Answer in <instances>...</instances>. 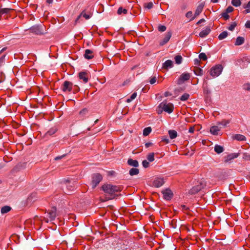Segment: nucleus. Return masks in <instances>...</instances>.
I'll use <instances>...</instances> for the list:
<instances>
[{"mask_svg":"<svg viewBox=\"0 0 250 250\" xmlns=\"http://www.w3.org/2000/svg\"><path fill=\"white\" fill-rule=\"evenodd\" d=\"M102 188L105 194L111 196L121 191V187L110 184H104L102 187Z\"/></svg>","mask_w":250,"mask_h":250,"instance_id":"f257e3e1","label":"nucleus"},{"mask_svg":"<svg viewBox=\"0 0 250 250\" xmlns=\"http://www.w3.org/2000/svg\"><path fill=\"white\" fill-rule=\"evenodd\" d=\"M174 106L171 103H167L163 102L161 103L159 105L158 113H161L163 111L171 113L173 111Z\"/></svg>","mask_w":250,"mask_h":250,"instance_id":"f03ea898","label":"nucleus"},{"mask_svg":"<svg viewBox=\"0 0 250 250\" xmlns=\"http://www.w3.org/2000/svg\"><path fill=\"white\" fill-rule=\"evenodd\" d=\"M223 69V66L221 64H218L211 68L209 73L212 77H217L221 74Z\"/></svg>","mask_w":250,"mask_h":250,"instance_id":"7ed1b4c3","label":"nucleus"},{"mask_svg":"<svg viewBox=\"0 0 250 250\" xmlns=\"http://www.w3.org/2000/svg\"><path fill=\"white\" fill-rule=\"evenodd\" d=\"M56 216V208L53 207L46 213V217H44L45 222L54 220Z\"/></svg>","mask_w":250,"mask_h":250,"instance_id":"20e7f679","label":"nucleus"},{"mask_svg":"<svg viewBox=\"0 0 250 250\" xmlns=\"http://www.w3.org/2000/svg\"><path fill=\"white\" fill-rule=\"evenodd\" d=\"M31 32L36 35L43 34L44 33L43 26L42 25H35L29 29Z\"/></svg>","mask_w":250,"mask_h":250,"instance_id":"39448f33","label":"nucleus"},{"mask_svg":"<svg viewBox=\"0 0 250 250\" xmlns=\"http://www.w3.org/2000/svg\"><path fill=\"white\" fill-rule=\"evenodd\" d=\"M103 179L102 176L98 173L95 174L92 176L91 185L92 188H94L100 183Z\"/></svg>","mask_w":250,"mask_h":250,"instance_id":"423d86ee","label":"nucleus"},{"mask_svg":"<svg viewBox=\"0 0 250 250\" xmlns=\"http://www.w3.org/2000/svg\"><path fill=\"white\" fill-rule=\"evenodd\" d=\"M100 76L95 75L94 74L91 73L88 71L84 70L79 73V78H89L91 77H99Z\"/></svg>","mask_w":250,"mask_h":250,"instance_id":"0eeeda50","label":"nucleus"},{"mask_svg":"<svg viewBox=\"0 0 250 250\" xmlns=\"http://www.w3.org/2000/svg\"><path fill=\"white\" fill-rule=\"evenodd\" d=\"M68 192L72 191L76 188V181H66L65 183Z\"/></svg>","mask_w":250,"mask_h":250,"instance_id":"6e6552de","label":"nucleus"},{"mask_svg":"<svg viewBox=\"0 0 250 250\" xmlns=\"http://www.w3.org/2000/svg\"><path fill=\"white\" fill-rule=\"evenodd\" d=\"M205 186V185L204 183H200L199 185L193 187L190 190L189 192L192 194H195L200 191L202 188H203Z\"/></svg>","mask_w":250,"mask_h":250,"instance_id":"1a4fd4ad","label":"nucleus"},{"mask_svg":"<svg viewBox=\"0 0 250 250\" xmlns=\"http://www.w3.org/2000/svg\"><path fill=\"white\" fill-rule=\"evenodd\" d=\"M164 198L166 200H170L173 196V193L169 189H166L162 191Z\"/></svg>","mask_w":250,"mask_h":250,"instance_id":"9d476101","label":"nucleus"},{"mask_svg":"<svg viewBox=\"0 0 250 250\" xmlns=\"http://www.w3.org/2000/svg\"><path fill=\"white\" fill-rule=\"evenodd\" d=\"M73 83L71 82L66 81L64 82L62 89L64 92H70L72 90Z\"/></svg>","mask_w":250,"mask_h":250,"instance_id":"9b49d317","label":"nucleus"},{"mask_svg":"<svg viewBox=\"0 0 250 250\" xmlns=\"http://www.w3.org/2000/svg\"><path fill=\"white\" fill-rule=\"evenodd\" d=\"M165 183L163 178L161 177L156 178L153 182V186L156 188H159L163 186Z\"/></svg>","mask_w":250,"mask_h":250,"instance_id":"f8f14e48","label":"nucleus"},{"mask_svg":"<svg viewBox=\"0 0 250 250\" xmlns=\"http://www.w3.org/2000/svg\"><path fill=\"white\" fill-rule=\"evenodd\" d=\"M171 36L172 33L171 31H168L167 32L164 38L163 39L162 41L160 42V45L162 46L167 43L170 40V38L171 37Z\"/></svg>","mask_w":250,"mask_h":250,"instance_id":"ddd939ff","label":"nucleus"},{"mask_svg":"<svg viewBox=\"0 0 250 250\" xmlns=\"http://www.w3.org/2000/svg\"><path fill=\"white\" fill-rule=\"evenodd\" d=\"M173 66V62L171 60H167L163 63L162 68L165 70H168L172 68Z\"/></svg>","mask_w":250,"mask_h":250,"instance_id":"4468645a","label":"nucleus"},{"mask_svg":"<svg viewBox=\"0 0 250 250\" xmlns=\"http://www.w3.org/2000/svg\"><path fill=\"white\" fill-rule=\"evenodd\" d=\"M204 6V4L203 3H200L197 7L196 10L195 11L194 16L190 19V21L194 20L196 17L200 15V14L202 12L203 8Z\"/></svg>","mask_w":250,"mask_h":250,"instance_id":"2eb2a0df","label":"nucleus"},{"mask_svg":"<svg viewBox=\"0 0 250 250\" xmlns=\"http://www.w3.org/2000/svg\"><path fill=\"white\" fill-rule=\"evenodd\" d=\"M221 128V127L218 125H213L210 127V132L213 135H218L220 134Z\"/></svg>","mask_w":250,"mask_h":250,"instance_id":"dca6fc26","label":"nucleus"},{"mask_svg":"<svg viewBox=\"0 0 250 250\" xmlns=\"http://www.w3.org/2000/svg\"><path fill=\"white\" fill-rule=\"evenodd\" d=\"M211 31L209 26H207L201 32H200L199 36L201 38H205L206 37Z\"/></svg>","mask_w":250,"mask_h":250,"instance_id":"f3484780","label":"nucleus"},{"mask_svg":"<svg viewBox=\"0 0 250 250\" xmlns=\"http://www.w3.org/2000/svg\"><path fill=\"white\" fill-rule=\"evenodd\" d=\"M238 154L236 153L229 154L226 157L225 162L226 163L229 162L231 160L238 157Z\"/></svg>","mask_w":250,"mask_h":250,"instance_id":"a211bd4d","label":"nucleus"},{"mask_svg":"<svg viewBox=\"0 0 250 250\" xmlns=\"http://www.w3.org/2000/svg\"><path fill=\"white\" fill-rule=\"evenodd\" d=\"M93 52L89 49H86L85 50V53L84 54V57L85 59L87 60L91 59L93 58V55H92Z\"/></svg>","mask_w":250,"mask_h":250,"instance_id":"6ab92c4d","label":"nucleus"},{"mask_svg":"<svg viewBox=\"0 0 250 250\" xmlns=\"http://www.w3.org/2000/svg\"><path fill=\"white\" fill-rule=\"evenodd\" d=\"M127 164L135 167H137L139 166L138 162L136 160H133L132 159H128Z\"/></svg>","mask_w":250,"mask_h":250,"instance_id":"aec40b11","label":"nucleus"},{"mask_svg":"<svg viewBox=\"0 0 250 250\" xmlns=\"http://www.w3.org/2000/svg\"><path fill=\"white\" fill-rule=\"evenodd\" d=\"M194 74L197 76H202L203 74V71L201 68L199 67H194L193 69Z\"/></svg>","mask_w":250,"mask_h":250,"instance_id":"412c9836","label":"nucleus"},{"mask_svg":"<svg viewBox=\"0 0 250 250\" xmlns=\"http://www.w3.org/2000/svg\"><path fill=\"white\" fill-rule=\"evenodd\" d=\"M244 42H245V39L244 37H240V36L236 38L235 45H237V46L242 45V44H243L244 43Z\"/></svg>","mask_w":250,"mask_h":250,"instance_id":"4be33fe9","label":"nucleus"},{"mask_svg":"<svg viewBox=\"0 0 250 250\" xmlns=\"http://www.w3.org/2000/svg\"><path fill=\"white\" fill-rule=\"evenodd\" d=\"M168 134L171 139H175L177 136V132L175 130H169Z\"/></svg>","mask_w":250,"mask_h":250,"instance_id":"5701e85b","label":"nucleus"},{"mask_svg":"<svg viewBox=\"0 0 250 250\" xmlns=\"http://www.w3.org/2000/svg\"><path fill=\"white\" fill-rule=\"evenodd\" d=\"M11 208L8 206H5L1 208L0 212L1 214H5L10 211Z\"/></svg>","mask_w":250,"mask_h":250,"instance_id":"b1692460","label":"nucleus"},{"mask_svg":"<svg viewBox=\"0 0 250 250\" xmlns=\"http://www.w3.org/2000/svg\"><path fill=\"white\" fill-rule=\"evenodd\" d=\"M81 16H83V17H84L86 20H88L91 17V16L89 15L86 14V13H84V11H83L78 17V18L76 20V21H75L76 22L78 21L80 19V18Z\"/></svg>","mask_w":250,"mask_h":250,"instance_id":"393cba45","label":"nucleus"},{"mask_svg":"<svg viewBox=\"0 0 250 250\" xmlns=\"http://www.w3.org/2000/svg\"><path fill=\"white\" fill-rule=\"evenodd\" d=\"M233 139L237 141H244L246 140V137L241 134H236L233 136Z\"/></svg>","mask_w":250,"mask_h":250,"instance_id":"a878e982","label":"nucleus"},{"mask_svg":"<svg viewBox=\"0 0 250 250\" xmlns=\"http://www.w3.org/2000/svg\"><path fill=\"white\" fill-rule=\"evenodd\" d=\"M139 172V170L136 167L132 168L130 169L129 173L131 176L137 175Z\"/></svg>","mask_w":250,"mask_h":250,"instance_id":"bb28decb","label":"nucleus"},{"mask_svg":"<svg viewBox=\"0 0 250 250\" xmlns=\"http://www.w3.org/2000/svg\"><path fill=\"white\" fill-rule=\"evenodd\" d=\"M214 151L218 154L222 153L224 151L223 146L220 145H215L214 146Z\"/></svg>","mask_w":250,"mask_h":250,"instance_id":"cd10ccee","label":"nucleus"},{"mask_svg":"<svg viewBox=\"0 0 250 250\" xmlns=\"http://www.w3.org/2000/svg\"><path fill=\"white\" fill-rule=\"evenodd\" d=\"M230 122L229 120H223L221 122H218L217 125H221L225 127L230 123Z\"/></svg>","mask_w":250,"mask_h":250,"instance_id":"c85d7f7f","label":"nucleus"},{"mask_svg":"<svg viewBox=\"0 0 250 250\" xmlns=\"http://www.w3.org/2000/svg\"><path fill=\"white\" fill-rule=\"evenodd\" d=\"M228 35V33L227 31H223L218 36V39L220 40H222L225 39Z\"/></svg>","mask_w":250,"mask_h":250,"instance_id":"c756f323","label":"nucleus"},{"mask_svg":"<svg viewBox=\"0 0 250 250\" xmlns=\"http://www.w3.org/2000/svg\"><path fill=\"white\" fill-rule=\"evenodd\" d=\"M176 63L179 64L182 63L183 58L181 55H177L174 57Z\"/></svg>","mask_w":250,"mask_h":250,"instance_id":"7c9ffc66","label":"nucleus"},{"mask_svg":"<svg viewBox=\"0 0 250 250\" xmlns=\"http://www.w3.org/2000/svg\"><path fill=\"white\" fill-rule=\"evenodd\" d=\"M57 131V128L56 127H53L50 128L46 133V135H52L54 134Z\"/></svg>","mask_w":250,"mask_h":250,"instance_id":"2f4dec72","label":"nucleus"},{"mask_svg":"<svg viewBox=\"0 0 250 250\" xmlns=\"http://www.w3.org/2000/svg\"><path fill=\"white\" fill-rule=\"evenodd\" d=\"M127 13V10L125 8H123L122 7H120L117 11V13L119 15H121L122 13L124 14H126Z\"/></svg>","mask_w":250,"mask_h":250,"instance_id":"473e14b6","label":"nucleus"},{"mask_svg":"<svg viewBox=\"0 0 250 250\" xmlns=\"http://www.w3.org/2000/svg\"><path fill=\"white\" fill-rule=\"evenodd\" d=\"M11 10H12V9L8 8H4L0 9V15L1 16V15H2L3 14H7Z\"/></svg>","mask_w":250,"mask_h":250,"instance_id":"72a5a7b5","label":"nucleus"},{"mask_svg":"<svg viewBox=\"0 0 250 250\" xmlns=\"http://www.w3.org/2000/svg\"><path fill=\"white\" fill-rule=\"evenodd\" d=\"M151 131V128L150 127H147L145 128L143 130V135L144 136L148 135Z\"/></svg>","mask_w":250,"mask_h":250,"instance_id":"f704fd0d","label":"nucleus"},{"mask_svg":"<svg viewBox=\"0 0 250 250\" xmlns=\"http://www.w3.org/2000/svg\"><path fill=\"white\" fill-rule=\"evenodd\" d=\"M88 113V110L86 108H84L80 111V115L82 117H84Z\"/></svg>","mask_w":250,"mask_h":250,"instance_id":"c9c22d12","label":"nucleus"},{"mask_svg":"<svg viewBox=\"0 0 250 250\" xmlns=\"http://www.w3.org/2000/svg\"><path fill=\"white\" fill-rule=\"evenodd\" d=\"M137 96V93L136 92H134L131 96L130 97L127 99H126V102L127 103H130L131 102L132 100H133L134 99H135L136 98Z\"/></svg>","mask_w":250,"mask_h":250,"instance_id":"e433bc0d","label":"nucleus"},{"mask_svg":"<svg viewBox=\"0 0 250 250\" xmlns=\"http://www.w3.org/2000/svg\"><path fill=\"white\" fill-rule=\"evenodd\" d=\"M192 77L190 73L188 72H184L181 74L179 78H189Z\"/></svg>","mask_w":250,"mask_h":250,"instance_id":"4c0bfd02","label":"nucleus"},{"mask_svg":"<svg viewBox=\"0 0 250 250\" xmlns=\"http://www.w3.org/2000/svg\"><path fill=\"white\" fill-rule=\"evenodd\" d=\"M189 97V95L188 93H184L181 96L180 99L182 101H187Z\"/></svg>","mask_w":250,"mask_h":250,"instance_id":"58836bf2","label":"nucleus"},{"mask_svg":"<svg viewBox=\"0 0 250 250\" xmlns=\"http://www.w3.org/2000/svg\"><path fill=\"white\" fill-rule=\"evenodd\" d=\"M231 4L235 7H238L241 5V2L240 0H232Z\"/></svg>","mask_w":250,"mask_h":250,"instance_id":"ea45409f","label":"nucleus"},{"mask_svg":"<svg viewBox=\"0 0 250 250\" xmlns=\"http://www.w3.org/2000/svg\"><path fill=\"white\" fill-rule=\"evenodd\" d=\"M147 159L149 162H153L154 160V153H149L147 156Z\"/></svg>","mask_w":250,"mask_h":250,"instance_id":"a19ab883","label":"nucleus"},{"mask_svg":"<svg viewBox=\"0 0 250 250\" xmlns=\"http://www.w3.org/2000/svg\"><path fill=\"white\" fill-rule=\"evenodd\" d=\"M243 89L246 91H250V83H244L243 86Z\"/></svg>","mask_w":250,"mask_h":250,"instance_id":"79ce46f5","label":"nucleus"},{"mask_svg":"<svg viewBox=\"0 0 250 250\" xmlns=\"http://www.w3.org/2000/svg\"><path fill=\"white\" fill-rule=\"evenodd\" d=\"M244 8L246 9L245 11L246 13H250V1L246 5H244Z\"/></svg>","mask_w":250,"mask_h":250,"instance_id":"37998d69","label":"nucleus"},{"mask_svg":"<svg viewBox=\"0 0 250 250\" xmlns=\"http://www.w3.org/2000/svg\"><path fill=\"white\" fill-rule=\"evenodd\" d=\"M199 58L200 60H202L203 61H206L207 60V55L205 53H201L199 55Z\"/></svg>","mask_w":250,"mask_h":250,"instance_id":"c03bdc74","label":"nucleus"},{"mask_svg":"<svg viewBox=\"0 0 250 250\" xmlns=\"http://www.w3.org/2000/svg\"><path fill=\"white\" fill-rule=\"evenodd\" d=\"M153 4L152 2H148L147 3H144L145 8L150 9L153 7Z\"/></svg>","mask_w":250,"mask_h":250,"instance_id":"a18cd8bd","label":"nucleus"},{"mask_svg":"<svg viewBox=\"0 0 250 250\" xmlns=\"http://www.w3.org/2000/svg\"><path fill=\"white\" fill-rule=\"evenodd\" d=\"M237 24L235 22H233L231 23V24L228 28V29L230 31H233L235 27L236 26Z\"/></svg>","mask_w":250,"mask_h":250,"instance_id":"49530a36","label":"nucleus"},{"mask_svg":"<svg viewBox=\"0 0 250 250\" xmlns=\"http://www.w3.org/2000/svg\"><path fill=\"white\" fill-rule=\"evenodd\" d=\"M158 30L160 31V32H164L166 31L167 28H166V26H165V25H159L158 26Z\"/></svg>","mask_w":250,"mask_h":250,"instance_id":"de8ad7c7","label":"nucleus"},{"mask_svg":"<svg viewBox=\"0 0 250 250\" xmlns=\"http://www.w3.org/2000/svg\"><path fill=\"white\" fill-rule=\"evenodd\" d=\"M221 15L222 17H223L225 20H228L229 18V16L228 15V13L226 11L223 12Z\"/></svg>","mask_w":250,"mask_h":250,"instance_id":"09e8293b","label":"nucleus"},{"mask_svg":"<svg viewBox=\"0 0 250 250\" xmlns=\"http://www.w3.org/2000/svg\"><path fill=\"white\" fill-rule=\"evenodd\" d=\"M5 58V55H3L0 58V67L4 64Z\"/></svg>","mask_w":250,"mask_h":250,"instance_id":"8fccbe9b","label":"nucleus"},{"mask_svg":"<svg viewBox=\"0 0 250 250\" xmlns=\"http://www.w3.org/2000/svg\"><path fill=\"white\" fill-rule=\"evenodd\" d=\"M142 165L145 168H147L148 167L149 163L147 160H144L142 162Z\"/></svg>","mask_w":250,"mask_h":250,"instance_id":"3c124183","label":"nucleus"},{"mask_svg":"<svg viewBox=\"0 0 250 250\" xmlns=\"http://www.w3.org/2000/svg\"><path fill=\"white\" fill-rule=\"evenodd\" d=\"M234 10V8L231 6H229L226 9V12L228 13H230L231 12H232Z\"/></svg>","mask_w":250,"mask_h":250,"instance_id":"603ef678","label":"nucleus"},{"mask_svg":"<svg viewBox=\"0 0 250 250\" xmlns=\"http://www.w3.org/2000/svg\"><path fill=\"white\" fill-rule=\"evenodd\" d=\"M185 89V87L183 88H182L181 87L177 88L175 89V93L177 94V92H181V91H184Z\"/></svg>","mask_w":250,"mask_h":250,"instance_id":"864d4df0","label":"nucleus"},{"mask_svg":"<svg viewBox=\"0 0 250 250\" xmlns=\"http://www.w3.org/2000/svg\"><path fill=\"white\" fill-rule=\"evenodd\" d=\"M192 16V12L191 11H188L186 14V16L188 18H191Z\"/></svg>","mask_w":250,"mask_h":250,"instance_id":"5fc2aeb1","label":"nucleus"},{"mask_svg":"<svg viewBox=\"0 0 250 250\" xmlns=\"http://www.w3.org/2000/svg\"><path fill=\"white\" fill-rule=\"evenodd\" d=\"M195 131V127L194 126H190L189 128L188 132L190 133H193Z\"/></svg>","mask_w":250,"mask_h":250,"instance_id":"6e6d98bb","label":"nucleus"},{"mask_svg":"<svg viewBox=\"0 0 250 250\" xmlns=\"http://www.w3.org/2000/svg\"><path fill=\"white\" fill-rule=\"evenodd\" d=\"M97 82L101 83V84H103V83H104L105 82V79H96Z\"/></svg>","mask_w":250,"mask_h":250,"instance_id":"4d7b16f0","label":"nucleus"},{"mask_svg":"<svg viewBox=\"0 0 250 250\" xmlns=\"http://www.w3.org/2000/svg\"><path fill=\"white\" fill-rule=\"evenodd\" d=\"M245 26L246 28L250 29V21H247Z\"/></svg>","mask_w":250,"mask_h":250,"instance_id":"13d9d810","label":"nucleus"},{"mask_svg":"<svg viewBox=\"0 0 250 250\" xmlns=\"http://www.w3.org/2000/svg\"><path fill=\"white\" fill-rule=\"evenodd\" d=\"M157 82V79H150L149 83L151 84H154Z\"/></svg>","mask_w":250,"mask_h":250,"instance_id":"bf43d9fd","label":"nucleus"},{"mask_svg":"<svg viewBox=\"0 0 250 250\" xmlns=\"http://www.w3.org/2000/svg\"><path fill=\"white\" fill-rule=\"evenodd\" d=\"M152 145V143H146L145 144V146L146 148L151 146Z\"/></svg>","mask_w":250,"mask_h":250,"instance_id":"052dcab7","label":"nucleus"},{"mask_svg":"<svg viewBox=\"0 0 250 250\" xmlns=\"http://www.w3.org/2000/svg\"><path fill=\"white\" fill-rule=\"evenodd\" d=\"M205 21V20L204 19H202L200 20H199L197 22V24H199L202 22H204Z\"/></svg>","mask_w":250,"mask_h":250,"instance_id":"680f3d73","label":"nucleus"},{"mask_svg":"<svg viewBox=\"0 0 250 250\" xmlns=\"http://www.w3.org/2000/svg\"><path fill=\"white\" fill-rule=\"evenodd\" d=\"M188 80V79H180L179 83H184L186 81Z\"/></svg>","mask_w":250,"mask_h":250,"instance_id":"e2e57ef3","label":"nucleus"},{"mask_svg":"<svg viewBox=\"0 0 250 250\" xmlns=\"http://www.w3.org/2000/svg\"><path fill=\"white\" fill-rule=\"evenodd\" d=\"M162 141L165 142L167 144L169 143V140L167 138H163Z\"/></svg>","mask_w":250,"mask_h":250,"instance_id":"0e129e2a","label":"nucleus"},{"mask_svg":"<svg viewBox=\"0 0 250 250\" xmlns=\"http://www.w3.org/2000/svg\"><path fill=\"white\" fill-rule=\"evenodd\" d=\"M181 208H182V209H184V210H187V209H188V208H187V207H186V206H185V205H182V206H181Z\"/></svg>","mask_w":250,"mask_h":250,"instance_id":"69168bd1","label":"nucleus"},{"mask_svg":"<svg viewBox=\"0 0 250 250\" xmlns=\"http://www.w3.org/2000/svg\"><path fill=\"white\" fill-rule=\"evenodd\" d=\"M46 1L47 3L51 4L52 3L53 0H46Z\"/></svg>","mask_w":250,"mask_h":250,"instance_id":"338daca9","label":"nucleus"},{"mask_svg":"<svg viewBox=\"0 0 250 250\" xmlns=\"http://www.w3.org/2000/svg\"><path fill=\"white\" fill-rule=\"evenodd\" d=\"M195 64L198 63L199 62V61L198 59H196L194 60Z\"/></svg>","mask_w":250,"mask_h":250,"instance_id":"774afa93","label":"nucleus"}]
</instances>
